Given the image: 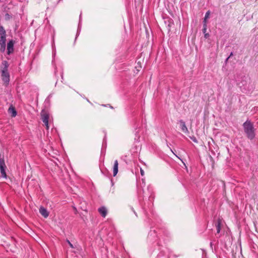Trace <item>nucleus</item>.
<instances>
[{
  "label": "nucleus",
  "mask_w": 258,
  "mask_h": 258,
  "mask_svg": "<svg viewBox=\"0 0 258 258\" xmlns=\"http://www.w3.org/2000/svg\"><path fill=\"white\" fill-rule=\"evenodd\" d=\"M242 126L246 138L250 140H253L256 135V128H254L253 123L247 119L243 123Z\"/></svg>",
  "instance_id": "f257e3e1"
},
{
  "label": "nucleus",
  "mask_w": 258,
  "mask_h": 258,
  "mask_svg": "<svg viewBox=\"0 0 258 258\" xmlns=\"http://www.w3.org/2000/svg\"><path fill=\"white\" fill-rule=\"evenodd\" d=\"M4 66L2 71V77L3 81L6 84H8L10 81V75L8 72L9 63L8 61L5 60L2 62Z\"/></svg>",
  "instance_id": "f03ea898"
},
{
  "label": "nucleus",
  "mask_w": 258,
  "mask_h": 258,
  "mask_svg": "<svg viewBox=\"0 0 258 258\" xmlns=\"http://www.w3.org/2000/svg\"><path fill=\"white\" fill-rule=\"evenodd\" d=\"M6 32L3 26H0V50L4 52L6 49Z\"/></svg>",
  "instance_id": "7ed1b4c3"
},
{
  "label": "nucleus",
  "mask_w": 258,
  "mask_h": 258,
  "mask_svg": "<svg viewBox=\"0 0 258 258\" xmlns=\"http://www.w3.org/2000/svg\"><path fill=\"white\" fill-rule=\"evenodd\" d=\"M6 166L5 162L4 157H0V170L2 176L4 177H7V174L5 171Z\"/></svg>",
  "instance_id": "20e7f679"
},
{
  "label": "nucleus",
  "mask_w": 258,
  "mask_h": 258,
  "mask_svg": "<svg viewBox=\"0 0 258 258\" xmlns=\"http://www.w3.org/2000/svg\"><path fill=\"white\" fill-rule=\"evenodd\" d=\"M14 41L13 40H11L9 41L7 44V53L10 55L14 51Z\"/></svg>",
  "instance_id": "39448f33"
},
{
  "label": "nucleus",
  "mask_w": 258,
  "mask_h": 258,
  "mask_svg": "<svg viewBox=\"0 0 258 258\" xmlns=\"http://www.w3.org/2000/svg\"><path fill=\"white\" fill-rule=\"evenodd\" d=\"M41 119L42 121L44 123L46 128L47 130H48V119H49V115L47 113H43L41 114Z\"/></svg>",
  "instance_id": "423d86ee"
},
{
  "label": "nucleus",
  "mask_w": 258,
  "mask_h": 258,
  "mask_svg": "<svg viewBox=\"0 0 258 258\" xmlns=\"http://www.w3.org/2000/svg\"><path fill=\"white\" fill-rule=\"evenodd\" d=\"M8 112L9 114H11V116L13 117H15L17 114L16 109L15 107L13 106V105H10L8 109Z\"/></svg>",
  "instance_id": "0eeeda50"
},
{
  "label": "nucleus",
  "mask_w": 258,
  "mask_h": 258,
  "mask_svg": "<svg viewBox=\"0 0 258 258\" xmlns=\"http://www.w3.org/2000/svg\"><path fill=\"white\" fill-rule=\"evenodd\" d=\"M39 213L44 218H47L49 216V212L47 211L46 209L43 207H41L39 209Z\"/></svg>",
  "instance_id": "6e6552de"
},
{
  "label": "nucleus",
  "mask_w": 258,
  "mask_h": 258,
  "mask_svg": "<svg viewBox=\"0 0 258 258\" xmlns=\"http://www.w3.org/2000/svg\"><path fill=\"white\" fill-rule=\"evenodd\" d=\"M179 123L181 131L184 133L188 132V129L185 125L184 121L182 120H180L179 121Z\"/></svg>",
  "instance_id": "1a4fd4ad"
},
{
  "label": "nucleus",
  "mask_w": 258,
  "mask_h": 258,
  "mask_svg": "<svg viewBox=\"0 0 258 258\" xmlns=\"http://www.w3.org/2000/svg\"><path fill=\"white\" fill-rule=\"evenodd\" d=\"M98 212L103 217H105L107 215V209L105 207H101L98 209Z\"/></svg>",
  "instance_id": "9d476101"
},
{
  "label": "nucleus",
  "mask_w": 258,
  "mask_h": 258,
  "mask_svg": "<svg viewBox=\"0 0 258 258\" xmlns=\"http://www.w3.org/2000/svg\"><path fill=\"white\" fill-rule=\"evenodd\" d=\"M118 161H117V160H115L114 163L113 170V173L114 176H115L118 172Z\"/></svg>",
  "instance_id": "9b49d317"
},
{
  "label": "nucleus",
  "mask_w": 258,
  "mask_h": 258,
  "mask_svg": "<svg viewBox=\"0 0 258 258\" xmlns=\"http://www.w3.org/2000/svg\"><path fill=\"white\" fill-rule=\"evenodd\" d=\"M221 221L218 220L216 223V227L217 230V233H219L221 230Z\"/></svg>",
  "instance_id": "f8f14e48"
},
{
  "label": "nucleus",
  "mask_w": 258,
  "mask_h": 258,
  "mask_svg": "<svg viewBox=\"0 0 258 258\" xmlns=\"http://www.w3.org/2000/svg\"><path fill=\"white\" fill-rule=\"evenodd\" d=\"M210 14V12L209 11H208V12H206L205 16V19H207L209 18Z\"/></svg>",
  "instance_id": "ddd939ff"
},
{
  "label": "nucleus",
  "mask_w": 258,
  "mask_h": 258,
  "mask_svg": "<svg viewBox=\"0 0 258 258\" xmlns=\"http://www.w3.org/2000/svg\"><path fill=\"white\" fill-rule=\"evenodd\" d=\"M202 31H203V32L204 33H206V31H207V24H204L203 25V29Z\"/></svg>",
  "instance_id": "4468645a"
},
{
  "label": "nucleus",
  "mask_w": 258,
  "mask_h": 258,
  "mask_svg": "<svg viewBox=\"0 0 258 258\" xmlns=\"http://www.w3.org/2000/svg\"><path fill=\"white\" fill-rule=\"evenodd\" d=\"M190 138L195 143H198V141H197V139H196V138L195 137L192 136L191 137H190Z\"/></svg>",
  "instance_id": "2eb2a0df"
},
{
  "label": "nucleus",
  "mask_w": 258,
  "mask_h": 258,
  "mask_svg": "<svg viewBox=\"0 0 258 258\" xmlns=\"http://www.w3.org/2000/svg\"><path fill=\"white\" fill-rule=\"evenodd\" d=\"M11 18V16L9 14H6L5 15V19L6 20H9Z\"/></svg>",
  "instance_id": "dca6fc26"
},
{
  "label": "nucleus",
  "mask_w": 258,
  "mask_h": 258,
  "mask_svg": "<svg viewBox=\"0 0 258 258\" xmlns=\"http://www.w3.org/2000/svg\"><path fill=\"white\" fill-rule=\"evenodd\" d=\"M67 242L69 244V245L70 246V247L71 248H74L73 245L71 243V242L69 240H67Z\"/></svg>",
  "instance_id": "f3484780"
},
{
  "label": "nucleus",
  "mask_w": 258,
  "mask_h": 258,
  "mask_svg": "<svg viewBox=\"0 0 258 258\" xmlns=\"http://www.w3.org/2000/svg\"><path fill=\"white\" fill-rule=\"evenodd\" d=\"M138 66H136V68L137 69V71H140V69L141 68V66L140 64H139V63H138Z\"/></svg>",
  "instance_id": "a211bd4d"
},
{
  "label": "nucleus",
  "mask_w": 258,
  "mask_h": 258,
  "mask_svg": "<svg viewBox=\"0 0 258 258\" xmlns=\"http://www.w3.org/2000/svg\"><path fill=\"white\" fill-rule=\"evenodd\" d=\"M209 36H210V35L209 33H204V37L205 38H208L209 37Z\"/></svg>",
  "instance_id": "6ab92c4d"
},
{
  "label": "nucleus",
  "mask_w": 258,
  "mask_h": 258,
  "mask_svg": "<svg viewBox=\"0 0 258 258\" xmlns=\"http://www.w3.org/2000/svg\"><path fill=\"white\" fill-rule=\"evenodd\" d=\"M140 171H141V175L143 176L144 175V170L142 168H141L140 169Z\"/></svg>",
  "instance_id": "aec40b11"
},
{
  "label": "nucleus",
  "mask_w": 258,
  "mask_h": 258,
  "mask_svg": "<svg viewBox=\"0 0 258 258\" xmlns=\"http://www.w3.org/2000/svg\"><path fill=\"white\" fill-rule=\"evenodd\" d=\"M204 24H207V19H205L204 20Z\"/></svg>",
  "instance_id": "412c9836"
},
{
  "label": "nucleus",
  "mask_w": 258,
  "mask_h": 258,
  "mask_svg": "<svg viewBox=\"0 0 258 258\" xmlns=\"http://www.w3.org/2000/svg\"><path fill=\"white\" fill-rule=\"evenodd\" d=\"M132 210L133 211V212H134V213L135 214V215H136V216H137V213H136V212L133 209H132Z\"/></svg>",
  "instance_id": "4be33fe9"
},
{
  "label": "nucleus",
  "mask_w": 258,
  "mask_h": 258,
  "mask_svg": "<svg viewBox=\"0 0 258 258\" xmlns=\"http://www.w3.org/2000/svg\"><path fill=\"white\" fill-rule=\"evenodd\" d=\"M232 54H232V52H231V54H230V55L229 56V57H228V58H227V59H228V58H229L231 55H232Z\"/></svg>",
  "instance_id": "5701e85b"
},
{
  "label": "nucleus",
  "mask_w": 258,
  "mask_h": 258,
  "mask_svg": "<svg viewBox=\"0 0 258 258\" xmlns=\"http://www.w3.org/2000/svg\"><path fill=\"white\" fill-rule=\"evenodd\" d=\"M170 149V151H171L173 154H174V153H173V152L172 151V149Z\"/></svg>",
  "instance_id": "b1692460"
}]
</instances>
